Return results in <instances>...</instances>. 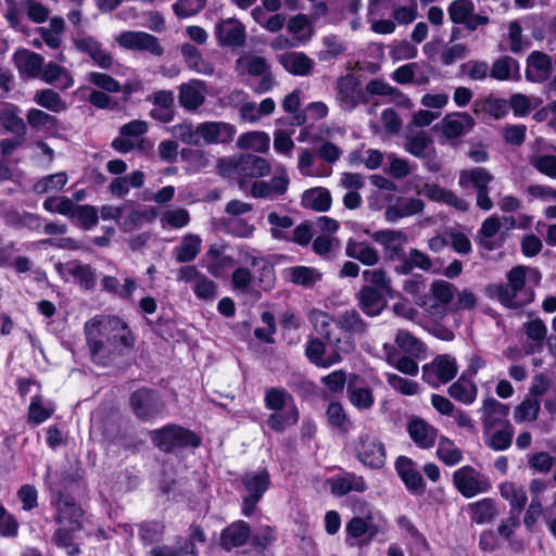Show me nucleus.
I'll list each match as a JSON object with an SVG mask.
<instances>
[{
	"instance_id": "nucleus-1",
	"label": "nucleus",
	"mask_w": 556,
	"mask_h": 556,
	"mask_svg": "<svg viewBox=\"0 0 556 556\" xmlns=\"http://www.w3.org/2000/svg\"><path fill=\"white\" fill-rule=\"evenodd\" d=\"M84 330L92 362L103 367L128 354L135 345L128 325L116 316L97 315L85 324Z\"/></svg>"
},
{
	"instance_id": "nucleus-2",
	"label": "nucleus",
	"mask_w": 556,
	"mask_h": 556,
	"mask_svg": "<svg viewBox=\"0 0 556 556\" xmlns=\"http://www.w3.org/2000/svg\"><path fill=\"white\" fill-rule=\"evenodd\" d=\"M541 273L536 268L515 266L507 273V283L496 287L498 301L507 307H522L534 298V287L541 281Z\"/></svg>"
},
{
	"instance_id": "nucleus-3",
	"label": "nucleus",
	"mask_w": 556,
	"mask_h": 556,
	"mask_svg": "<svg viewBox=\"0 0 556 556\" xmlns=\"http://www.w3.org/2000/svg\"><path fill=\"white\" fill-rule=\"evenodd\" d=\"M308 319L314 330L327 342L338 356L350 354L355 349V339L339 325L338 320L321 309H312Z\"/></svg>"
},
{
	"instance_id": "nucleus-4",
	"label": "nucleus",
	"mask_w": 556,
	"mask_h": 556,
	"mask_svg": "<svg viewBox=\"0 0 556 556\" xmlns=\"http://www.w3.org/2000/svg\"><path fill=\"white\" fill-rule=\"evenodd\" d=\"M353 456L365 467L381 469L386 465L384 443L370 432H361L352 443Z\"/></svg>"
},
{
	"instance_id": "nucleus-5",
	"label": "nucleus",
	"mask_w": 556,
	"mask_h": 556,
	"mask_svg": "<svg viewBox=\"0 0 556 556\" xmlns=\"http://www.w3.org/2000/svg\"><path fill=\"white\" fill-rule=\"evenodd\" d=\"M150 439L157 448L166 453L180 447H198L201 444V439L194 432L177 425L152 430Z\"/></svg>"
},
{
	"instance_id": "nucleus-6",
	"label": "nucleus",
	"mask_w": 556,
	"mask_h": 556,
	"mask_svg": "<svg viewBox=\"0 0 556 556\" xmlns=\"http://www.w3.org/2000/svg\"><path fill=\"white\" fill-rule=\"evenodd\" d=\"M494 176L484 167H472L459 172L458 185L464 189H473L477 192V206L482 211H491L494 206L491 200L489 185Z\"/></svg>"
},
{
	"instance_id": "nucleus-7",
	"label": "nucleus",
	"mask_w": 556,
	"mask_h": 556,
	"mask_svg": "<svg viewBox=\"0 0 556 556\" xmlns=\"http://www.w3.org/2000/svg\"><path fill=\"white\" fill-rule=\"evenodd\" d=\"M336 102L345 112L354 111L359 104H367L369 98L354 74L340 77L336 86Z\"/></svg>"
},
{
	"instance_id": "nucleus-8",
	"label": "nucleus",
	"mask_w": 556,
	"mask_h": 556,
	"mask_svg": "<svg viewBox=\"0 0 556 556\" xmlns=\"http://www.w3.org/2000/svg\"><path fill=\"white\" fill-rule=\"evenodd\" d=\"M129 405L134 415L143 421L156 418L165 404L157 391L141 388L131 393Z\"/></svg>"
},
{
	"instance_id": "nucleus-9",
	"label": "nucleus",
	"mask_w": 556,
	"mask_h": 556,
	"mask_svg": "<svg viewBox=\"0 0 556 556\" xmlns=\"http://www.w3.org/2000/svg\"><path fill=\"white\" fill-rule=\"evenodd\" d=\"M453 484L465 497L470 498L491 489L490 479L473 467L466 465L453 473Z\"/></svg>"
},
{
	"instance_id": "nucleus-10",
	"label": "nucleus",
	"mask_w": 556,
	"mask_h": 556,
	"mask_svg": "<svg viewBox=\"0 0 556 556\" xmlns=\"http://www.w3.org/2000/svg\"><path fill=\"white\" fill-rule=\"evenodd\" d=\"M458 368L454 357L439 355L431 363L422 366V379L429 386L438 388L453 380Z\"/></svg>"
},
{
	"instance_id": "nucleus-11",
	"label": "nucleus",
	"mask_w": 556,
	"mask_h": 556,
	"mask_svg": "<svg viewBox=\"0 0 556 556\" xmlns=\"http://www.w3.org/2000/svg\"><path fill=\"white\" fill-rule=\"evenodd\" d=\"M116 41L124 49L146 51L155 56H161L164 53V49L159 39L146 31H122L116 37Z\"/></svg>"
},
{
	"instance_id": "nucleus-12",
	"label": "nucleus",
	"mask_w": 556,
	"mask_h": 556,
	"mask_svg": "<svg viewBox=\"0 0 556 556\" xmlns=\"http://www.w3.org/2000/svg\"><path fill=\"white\" fill-rule=\"evenodd\" d=\"M214 34L222 47L239 48L247 40V29L238 18L228 17L215 24Z\"/></svg>"
},
{
	"instance_id": "nucleus-13",
	"label": "nucleus",
	"mask_w": 556,
	"mask_h": 556,
	"mask_svg": "<svg viewBox=\"0 0 556 556\" xmlns=\"http://www.w3.org/2000/svg\"><path fill=\"white\" fill-rule=\"evenodd\" d=\"M345 543L349 546L366 545L379 533V526L372 522V516L353 517L345 526Z\"/></svg>"
},
{
	"instance_id": "nucleus-14",
	"label": "nucleus",
	"mask_w": 556,
	"mask_h": 556,
	"mask_svg": "<svg viewBox=\"0 0 556 556\" xmlns=\"http://www.w3.org/2000/svg\"><path fill=\"white\" fill-rule=\"evenodd\" d=\"M148 129L147 122L134 119L119 128V136L112 141L111 146L115 151L126 154L139 147Z\"/></svg>"
},
{
	"instance_id": "nucleus-15",
	"label": "nucleus",
	"mask_w": 556,
	"mask_h": 556,
	"mask_svg": "<svg viewBox=\"0 0 556 556\" xmlns=\"http://www.w3.org/2000/svg\"><path fill=\"white\" fill-rule=\"evenodd\" d=\"M76 49L87 54L102 70H110L115 61L112 53L97 38L81 35L74 39Z\"/></svg>"
},
{
	"instance_id": "nucleus-16",
	"label": "nucleus",
	"mask_w": 556,
	"mask_h": 556,
	"mask_svg": "<svg viewBox=\"0 0 556 556\" xmlns=\"http://www.w3.org/2000/svg\"><path fill=\"white\" fill-rule=\"evenodd\" d=\"M450 18L455 24H463L469 30L486 25L489 17L475 13L472 0H454L447 9Z\"/></svg>"
},
{
	"instance_id": "nucleus-17",
	"label": "nucleus",
	"mask_w": 556,
	"mask_h": 556,
	"mask_svg": "<svg viewBox=\"0 0 556 556\" xmlns=\"http://www.w3.org/2000/svg\"><path fill=\"white\" fill-rule=\"evenodd\" d=\"M481 416V425L483 432H490L494 428L502 427L506 422H510L507 417L509 415V406L497 401L494 397H488L482 402L479 409Z\"/></svg>"
},
{
	"instance_id": "nucleus-18",
	"label": "nucleus",
	"mask_w": 556,
	"mask_h": 556,
	"mask_svg": "<svg viewBox=\"0 0 556 556\" xmlns=\"http://www.w3.org/2000/svg\"><path fill=\"white\" fill-rule=\"evenodd\" d=\"M395 470L406 489L416 495L426 491V483L418 465L407 456H399L395 460Z\"/></svg>"
},
{
	"instance_id": "nucleus-19",
	"label": "nucleus",
	"mask_w": 556,
	"mask_h": 556,
	"mask_svg": "<svg viewBox=\"0 0 556 556\" xmlns=\"http://www.w3.org/2000/svg\"><path fill=\"white\" fill-rule=\"evenodd\" d=\"M236 134V128L225 122H203L198 124L200 146L230 142Z\"/></svg>"
},
{
	"instance_id": "nucleus-20",
	"label": "nucleus",
	"mask_w": 556,
	"mask_h": 556,
	"mask_svg": "<svg viewBox=\"0 0 556 556\" xmlns=\"http://www.w3.org/2000/svg\"><path fill=\"white\" fill-rule=\"evenodd\" d=\"M56 509L55 521L70 530H79L83 523V509L76 502L65 495L60 494L54 502Z\"/></svg>"
},
{
	"instance_id": "nucleus-21",
	"label": "nucleus",
	"mask_w": 556,
	"mask_h": 556,
	"mask_svg": "<svg viewBox=\"0 0 556 556\" xmlns=\"http://www.w3.org/2000/svg\"><path fill=\"white\" fill-rule=\"evenodd\" d=\"M346 396L352 406L358 410H369L375 405V396L371 388L357 375H352L349 378Z\"/></svg>"
},
{
	"instance_id": "nucleus-22",
	"label": "nucleus",
	"mask_w": 556,
	"mask_h": 556,
	"mask_svg": "<svg viewBox=\"0 0 556 556\" xmlns=\"http://www.w3.org/2000/svg\"><path fill=\"white\" fill-rule=\"evenodd\" d=\"M26 121L33 130L37 132H43L49 137H59L60 131L64 130L62 123L58 119L56 116L49 114L40 109H29L26 114Z\"/></svg>"
},
{
	"instance_id": "nucleus-23",
	"label": "nucleus",
	"mask_w": 556,
	"mask_h": 556,
	"mask_svg": "<svg viewBox=\"0 0 556 556\" xmlns=\"http://www.w3.org/2000/svg\"><path fill=\"white\" fill-rule=\"evenodd\" d=\"M327 346L326 341L311 338L305 345V355L312 364L323 368L340 363L342 356H338L332 349L327 350Z\"/></svg>"
},
{
	"instance_id": "nucleus-24",
	"label": "nucleus",
	"mask_w": 556,
	"mask_h": 556,
	"mask_svg": "<svg viewBox=\"0 0 556 556\" xmlns=\"http://www.w3.org/2000/svg\"><path fill=\"white\" fill-rule=\"evenodd\" d=\"M12 62L22 77L36 78L40 75L45 58L28 49H17L12 55Z\"/></svg>"
},
{
	"instance_id": "nucleus-25",
	"label": "nucleus",
	"mask_w": 556,
	"mask_h": 556,
	"mask_svg": "<svg viewBox=\"0 0 556 556\" xmlns=\"http://www.w3.org/2000/svg\"><path fill=\"white\" fill-rule=\"evenodd\" d=\"M206 86L199 79H191L179 86V104L189 112L197 111L205 101Z\"/></svg>"
},
{
	"instance_id": "nucleus-26",
	"label": "nucleus",
	"mask_w": 556,
	"mask_h": 556,
	"mask_svg": "<svg viewBox=\"0 0 556 556\" xmlns=\"http://www.w3.org/2000/svg\"><path fill=\"white\" fill-rule=\"evenodd\" d=\"M407 432L412 441L422 450L434 446L438 438L437 429L419 417H413L407 424Z\"/></svg>"
},
{
	"instance_id": "nucleus-27",
	"label": "nucleus",
	"mask_w": 556,
	"mask_h": 556,
	"mask_svg": "<svg viewBox=\"0 0 556 556\" xmlns=\"http://www.w3.org/2000/svg\"><path fill=\"white\" fill-rule=\"evenodd\" d=\"M551 56L541 51H533L527 59L526 77L533 83H543L552 74Z\"/></svg>"
},
{
	"instance_id": "nucleus-28",
	"label": "nucleus",
	"mask_w": 556,
	"mask_h": 556,
	"mask_svg": "<svg viewBox=\"0 0 556 556\" xmlns=\"http://www.w3.org/2000/svg\"><path fill=\"white\" fill-rule=\"evenodd\" d=\"M367 488L364 478L351 471H344L330 479V490L336 496H343L350 492L362 493L365 492Z\"/></svg>"
},
{
	"instance_id": "nucleus-29",
	"label": "nucleus",
	"mask_w": 556,
	"mask_h": 556,
	"mask_svg": "<svg viewBox=\"0 0 556 556\" xmlns=\"http://www.w3.org/2000/svg\"><path fill=\"white\" fill-rule=\"evenodd\" d=\"M475 126V119L466 112L447 114L442 119V131L446 138L456 139L469 131Z\"/></svg>"
},
{
	"instance_id": "nucleus-30",
	"label": "nucleus",
	"mask_w": 556,
	"mask_h": 556,
	"mask_svg": "<svg viewBox=\"0 0 556 556\" xmlns=\"http://www.w3.org/2000/svg\"><path fill=\"white\" fill-rule=\"evenodd\" d=\"M425 203L419 198H399L384 211V218L389 223H396L401 218L418 214L424 211Z\"/></svg>"
},
{
	"instance_id": "nucleus-31",
	"label": "nucleus",
	"mask_w": 556,
	"mask_h": 556,
	"mask_svg": "<svg viewBox=\"0 0 556 556\" xmlns=\"http://www.w3.org/2000/svg\"><path fill=\"white\" fill-rule=\"evenodd\" d=\"M386 295L388 293L376 290L371 286H364L357 295L361 309L370 317L380 315L387 305Z\"/></svg>"
},
{
	"instance_id": "nucleus-32",
	"label": "nucleus",
	"mask_w": 556,
	"mask_h": 556,
	"mask_svg": "<svg viewBox=\"0 0 556 556\" xmlns=\"http://www.w3.org/2000/svg\"><path fill=\"white\" fill-rule=\"evenodd\" d=\"M66 273L85 291H93L98 280L97 269L89 264L72 261L65 265Z\"/></svg>"
},
{
	"instance_id": "nucleus-33",
	"label": "nucleus",
	"mask_w": 556,
	"mask_h": 556,
	"mask_svg": "<svg viewBox=\"0 0 556 556\" xmlns=\"http://www.w3.org/2000/svg\"><path fill=\"white\" fill-rule=\"evenodd\" d=\"M235 169L243 177H264L269 174L270 165L262 156L243 154L236 162Z\"/></svg>"
},
{
	"instance_id": "nucleus-34",
	"label": "nucleus",
	"mask_w": 556,
	"mask_h": 556,
	"mask_svg": "<svg viewBox=\"0 0 556 556\" xmlns=\"http://www.w3.org/2000/svg\"><path fill=\"white\" fill-rule=\"evenodd\" d=\"M251 529L245 521L239 520L226 527L220 534V545L226 551L240 547L247 543Z\"/></svg>"
},
{
	"instance_id": "nucleus-35",
	"label": "nucleus",
	"mask_w": 556,
	"mask_h": 556,
	"mask_svg": "<svg viewBox=\"0 0 556 556\" xmlns=\"http://www.w3.org/2000/svg\"><path fill=\"white\" fill-rule=\"evenodd\" d=\"M371 238L384 247L386 254L390 260L400 258L403 251L402 244L406 237L400 230H380L371 235Z\"/></svg>"
},
{
	"instance_id": "nucleus-36",
	"label": "nucleus",
	"mask_w": 556,
	"mask_h": 556,
	"mask_svg": "<svg viewBox=\"0 0 556 556\" xmlns=\"http://www.w3.org/2000/svg\"><path fill=\"white\" fill-rule=\"evenodd\" d=\"M281 65L289 73L299 76L311 74L315 62L303 52H286L279 58Z\"/></svg>"
},
{
	"instance_id": "nucleus-37",
	"label": "nucleus",
	"mask_w": 556,
	"mask_h": 556,
	"mask_svg": "<svg viewBox=\"0 0 556 556\" xmlns=\"http://www.w3.org/2000/svg\"><path fill=\"white\" fill-rule=\"evenodd\" d=\"M451 397L465 405L472 404L478 395V388L466 375H462L447 390Z\"/></svg>"
},
{
	"instance_id": "nucleus-38",
	"label": "nucleus",
	"mask_w": 556,
	"mask_h": 556,
	"mask_svg": "<svg viewBox=\"0 0 556 556\" xmlns=\"http://www.w3.org/2000/svg\"><path fill=\"white\" fill-rule=\"evenodd\" d=\"M200 236L188 233L184 236L178 245L173 249V255L178 263L192 262L201 251Z\"/></svg>"
},
{
	"instance_id": "nucleus-39",
	"label": "nucleus",
	"mask_w": 556,
	"mask_h": 556,
	"mask_svg": "<svg viewBox=\"0 0 556 556\" xmlns=\"http://www.w3.org/2000/svg\"><path fill=\"white\" fill-rule=\"evenodd\" d=\"M345 254L366 266H372L379 261V255L375 248L365 241H357L354 239H350L346 242Z\"/></svg>"
},
{
	"instance_id": "nucleus-40",
	"label": "nucleus",
	"mask_w": 556,
	"mask_h": 556,
	"mask_svg": "<svg viewBox=\"0 0 556 556\" xmlns=\"http://www.w3.org/2000/svg\"><path fill=\"white\" fill-rule=\"evenodd\" d=\"M429 291L435 301V304L431 305L429 311L439 312L451 304L456 292V287L446 280L438 279L430 285Z\"/></svg>"
},
{
	"instance_id": "nucleus-41",
	"label": "nucleus",
	"mask_w": 556,
	"mask_h": 556,
	"mask_svg": "<svg viewBox=\"0 0 556 556\" xmlns=\"http://www.w3.org/2000/svg\"><path fill=\"white\" fill-rule=\"evenodd\" d=\"M241 482L248 492V495H253L262 498L270 484V476L266 469L257 471L245 472L241 477Z\"/></svg>"
},
{
	"instance_id": "nucleus-42",
	"label": "nucleus",
	"mask_w": 556,
	"mask_h": 556,
	"mask_svg": "<svg viewBox=\"0 0 556 556\" xmlns=\"http://www.w3.org/2000/svg\"><path fill=\"white\" fill-rule=\"evenodd\" d=\"M300 419V413L296 405H290L287 409L275 410L269 414L266 425L277 432L282 433L288 427L296 425Z\"/></svg>"
},
{
	"instance_id": "nucleus-43",
	"label": "nucleus",
	"mask_w": 556,
	"mask_h": 556,
	"mask_svg": "<svg viewBox=\"0 0 556 556\" xmlns=\"http://www.w3.org/2000/svg\"><path fill=\"white\" fill-rule=\"evenodd\" d=\"M101 282L103 291L127 301L132 299L137 289V282L132 277H126L124 283L121 285L116 277L104 275Z\"/></svg>"
},
{
	"instance_id": "nucleus-44",
	"label": "nucleus",
	"mask_w": 556,
	"mask_h": 556,
	"mask_svg": "<svg viewBox=\"0 0 556 556\" xmlns=\"http://www.w3.org/2000/svg\"><path fill=\"white\" fill-rule=\"evenodd\" d=\"M515 433V428L511 422H506L502 427L494 428L490 432H483L486 437L485 444L493 451H505L511 443Z\"/></svg>"
},
{
	"instance_id": "nucleus-45",
	"label": "nucleus",
	"mask_w": 556,
	"mask_h": 556,
	"mask_svg": "<svg viewBox=\"0 0 556 556\" xmlns=\"http://www.w3.org/2000/svg\"><path fill=\"white\" fill-rule=\"evenodd\" d=\"M295 405L291 393L280 387H270L265 389L264 406L266 409L275 412L287 409L288 406Z\"/></svg>"
},
{
	"instance_id": "nucleus-46",
	"label": "nucleus",
	"mask_w": 556,
	"mask_h": 556,
	"mask_svg": "<svg viewBox=\"0 0 556 556\" xmlns=\"http://www.w3.org/2000/svg\"><path fill=\"white\" fill-rule=\"evenodd\" d=\"M472 109L476 114L486 113L498 119L508 113V103L504 99L488 96L476 99L472 103Z\"/></svg>"
},
{
	"instance_id": "nucleus-47",
	"label": "nucleus",
	"mask_w": 556,
	"mask_h": 556,
	"mask_svg": "<svg viewBox=\"0 0 556 556\" xmlns=\"http://www.w3.org/2000/svg\"><path fill=\"white\" fill-rule=\"evenodd\" d=\"M180 50L190 70L204 75H210L214 72V66L202 58L200 50L193 45L184 43Z\"/></svg>"
},
{
	"instance_id": "nucleus-48",
	"label": "nucleus",
	"mask_w": 556,
	"mask_h": 556,
	"mask_svg": "<svg viewBox=\"0 0 556 556\" xmlns=\"http://www.w3.org/2000/svg\"><path fill=\"white\" fill-rule=\"evenodd\" d=\"M302 205L316 212H327L331 206V194L325 188L306 190L302 195Z\"/></svg>"
},
{
	"instance_id": "nucleus-49",
	"label": "nucleus",
	"mask_w": 556,
	"mask_h": 556,
	"mask_svg": "<svg viewBox=\"0 0 556 556\" xmlns=\"http://www.w3.org/2000/svg\"><path fill=\"white\" fill-rule=\"evenodd\" d=\"M34 101L39 106L52 112L61 113L67 110L68 105L54 89H41L34 94Z\"/></svg>"
},
{
	"instance_id": "nucleus-50",
	"label": "nucleus",
	"mask_w": 556,
	"mask_h": 556,
	"mask_svg": "<svg viewBox=\"0 0 556 556\" xmlns=\"http://www.w3.org/2000/svg\"><path fill=\"white\" fill-rule=\"evenodd\" d=\"M346 332L355 339L367 331V323L361 317L356 309H349L334 317Z\"/></svg>"
},
{
	"instance_id": "nucleus-51",
	"label": "nucleus",
	"mask_w": 556,
	"mask_h": 556,
	"mask_svg": "<svg viewBox=\"0 0 556 556\" xmlns=\"http://www.w3.org/2000/svg\"><path fill=\"white\" fill-rule=\"evenodd\" d=\"M54 410L55 405L52 402L43 403L41 396H33L28 406V422L33 426H39L48 420Z\"/></svg>"
},
{
	"instance_id": "nucleus-52",
	"label": "nucleus",
	"mask_w": 556,
	"mask_h": 556,
	"mask_svg": "<svg viewBox=\"0 0 556 556\" xmlns=\"http://www.w3.org/2000/svg\"><path fill=\"white\" fill-rule=\"evenodd\" d=\"M500 493L503 498L509 502L510 511H520L525 508L528 496L522 486H518L513 482H504L500 486Z\"/></svg>"
},
{
	"instance_id": "nucleus-53",
	"label": "nucleus",
	"mask_w": 556,
	"mask_h": 556,
	"mask_svg": "<svg viewBox=\"0 0 556 556\" xmlns=\"http://www.w3.org/2000/svg\"><path fill=\"white\" fill-rule=\"evenodd\" d=\"M470 519L477 525L490 522L496 516V508L493 500L483 498L468 505Z\"/></svg>"
},
{
	"instance_id": "nucleus-54",
	"label": "nucleus",
	"mask_w": 556,
	"mask_h": 556,
	"mask_svg": "<svg viewBox=\"0 0 556 556\" xmlns=\"http://www.w3.org/2000/svg\"><path fill=\"white\" fill-rule=\"evenodd\" d=\"M0 124L7 131L13 135L26 136L27 134V121L25 122L21 116H18L17 108L14 105L1 111Z\"/></svg>"
},
{
	"instance_id": "nucleus-55",
	"label": "nucleus",
	"mask_w": 556,
	"mask_h": 556,
	"mask_svg": "<svg viewBox=\"0 0 556 556\" xmlns=\"http://www.w3.org/2000/svg\"><path fill=\"white\" fill-rule=\"evenodd\" d=\"M287 29L293 35L292 39L298 42V46L307 42L313 35L309 18L305 14L291 17L287 24Z\"/></svg>"
},
{
	"instance_id": "nucleus-56",
	"label": "nucleus",
	"mask_w": 556,
	"mask_h": 556,
	"mask_svg": "<svg viewBox=\"0 0 556 556\" xmlns=\"http://www.w3.org/2000/svg\"><path fill=\"white\" fill-rule=\"evenodd\" d=\"M286 273L291 282L304 288H312L321 278V275L315 268L306 266L290 267Z\"/></svg>"
},
{
	"instance_id": "nucleus-57",
	"label": "nucleus",
	"mask_w": 556,
	"mask_h": 556,
	"mask_svg": "<svg viewBox=\"0 0 556 556\" xmlns=\"http://www.w3.org/2000/svg\"><path fill=\"white\" fill-rule=\"evenodd\" d=\"M326 417L328 424L341 432H348L351 429L350 417L340 402L333 401L329 403Z\"/></svg>"
},
{
	"instance_id": "nucleus-58",
	"label": "nucleus",
	"mask_w": 556,
	"mask_h": 556,
	"mask_svg": "<svg viewBox=\"0 0 556 556\" xmlns=\"http://www.w3.org/2000/svg\"><path fill=\"white\" fill-rule=\"evenodd\" d=\"M315 154L304 149L299 155L298 168L303 176H329L331 168L326 166H315Z\"/></svg>"
},
{
	"instance_id": "nucleus-59",
	"label": "nucleus",
	"mask_w": 556,
	"mask_h": 556,
	"mask_svg": "<svg viewBox=\"0 0 556 556\" xmlns=\"http://www.w3.org/2000/svg\"><path fill=\"white\" fill-rule=\"evenodd\" d=\"M518 62L511 56L497 59L490 67V77L495 80H509L518 73Z\"/></svg>"
},
{
	"instance_id": "nucleus-60",
	"label": "nucleus",
	"mask_w": 556,
	"mask_h": 556,
	"mask_svg": "<svg viewBox=\"0 0 556 556\" xmlns=\"http://www.w3.org/2000/svg\"><path fill=\"white\" fill-rule=\"evenodd\" d=\"M541 403L535 397H526L514 409V419L517 424L532 422L538 419Z\"/></svg>"
},
{
	"instance_id": "nucleus-61",
	"label": "nucleus",
	"mask_w": 556,
	"mask_h": 556,
	"mask_svg": "<svg viewBox=\"0 0 556 556\" xmlns=\"http://www.w3.org/2000/svg\"><path fill=\"white\" fill-rule=\"evenodd\" d=\"M438 458L446 466L453 467L463 460V452L447 438H441L437 448Z\"/></svg>"
},
{
	"instance_id": "nucleus-62",
	"label": "nucleus",
	"mask_w": 556,
	"mask_h": 556,
	"mask_svg": "<svg viewBox=\"0 0 556 556\" xmlns=\"http://www.w3.org/2000/svg\"><path fill=\"white\" fill-rule=\"evenodd\" d=\"M269 136L263 131H251L243 134L238 139V147L263 153L269 148Z\"/></svg>"
},
{
	"instance_id": "nucleus-63",
	"label": "nucleus",
	"mask_w": 556,
	"mask_h": 556,
	"mask_svg": "<svg viewBox=\"0 0 556 556\" xmlns=\"http://www.w3.org/2000/svg\"><path fill=\"white\" fill-rule=\"evenodd\" d=\"M396 345L405 353L420 357L425 352V344L406 330H399L395 336Z\"/></svg>"
},
{
	"instance_id": "nucleus-64",
	"label": "nucleus",
	"mask_w": 556,
	"mask_h": 556,
	"mask_svg": "<svg viewBox=\"0 0 556 556\" xmlns=\"http://www.w3.org/2000/svg\"><path fill=\"white\" fill-rule=\"evenodd\" d=\"M169 131L175 139L182 143L200 147L198 125L193 126L191 122L184 121L182 123L176 124L170 127Z\"/></svg>"
}]
</instances>
